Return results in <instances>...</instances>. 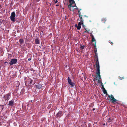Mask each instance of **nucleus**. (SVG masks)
I'll list each match as a JSON object with an SVG mask.
<instances>
[{
    "mask_svg": "<svg viewBox=\"0 0 127 127\" xmlns=\"http://www.w3.org/2000/svg\"><path fill=\"white\" fill-rule=\"evenodd\" d=\"M35 42L36 44H39V40L37 38H36L35 39Z\"/></svg>",
    "mask_w": 127,
    "mask_h": 127,
    "instance_id": "nucleus-17",
    "label": "nucleus"
},
{
    "mask_svg": "<svg viewBox=\"0 0 127 127\" xmlns=\"http://www.w3.org/2000/svg\"><path fill=\"white\" fill-rule=\"evenodd\" d=\"M119 79L120 80H122L124 78V77L122 76H119Z\"/></svg>",
    "mask_w": 127,
    "mask_h": 127,
    "instance_id": "nucleus-24",
    "label": "nucleus"
},
{
    "mask_svg": "<svg viewBox=\"0 0 127 127\" xmlns=\"http://www.w3.org/2000/svg\"><path fill=\"white\" fill-rule=\"evenodd\" d=\"M96 80H97V79H96Z\"/></svg>",
    "mask_w": 127,
    "mask_h": 127,
    "instance_id": "nucleus-52",
    "label": "nucleus"
},
{
    "mask_svg": "<svg viewBox=\"0 0 127 127\" xmlns=\"http://www.w3.org/2000/svg\"><path fill=\"white\" fill-rule=\"evenodd\" d=\"M33 69H31V71H32Z\"/></svg>",
    "mask_w": 127,
    "mask_h": 127,
    "instance_id": "nucleus-46",
    "label": "nucleus"
},
{
    "mask_svg": "<svg viewBox=\"0 0 127 127\" xmlns=\"http://www.w3.org/2000/svg\"><path fill=\"white\" fill-rule=\"evenodd\" d=\"M35 86L37 89H40L42 87V85L39 83L37 84Z\"/></svg>",
    "mask_w": 127,
    "mask_h": 127,
    "instance_id": "nucleus-13",
    "label": "nucleus"
},
{
    "mask_svg": "<svg viewBox=\"0 0 127 127\" xmlns=\"http://www.w3.org/2000/svg\"><path fill=\"white\" fill-rule=\"evenodd\" d=\"M101 85L102 86V89L103 90H105V89L104 88V86L103 85L102 83V84H101Z\"/></svg>",
    "mask_w": 127,
    "mask_h": 127,
    "instance_id": "nucleus-30",
    "label": "nucleus"
},
{
    "mask_svg": "<svg viewBox=\"0 0 127 127\" xmlns=\"http://www.w3.org/2000/svg\"><path fill=\"white\" fill-rule=\"evenodd\" d=\"M78 13H79V14H80V15H81V13L80 12V11L79 10H78Z\"/></svg>",
    "mask_w": 127,
    "mask_h": 127,
    "instance_id": "nucleus-37",
    "label": "nucleus"
},
{
    "mask_svg": "<svg viewBox=\"0 0 127 127\" xmlns=\"http://www.w3.org/2000/svg\"><path fill=\"white\" fill-rule=\"evenodd\" d=\"M95 49L94 50V52L96 53L97 52V48L96 47L95 48Z\"/></svg>",
    "mask_w": 127,
    "mask_h": 127,
    "instance_id": "nucleus-31",
    "label": "nucleus"
},
{
    "mask_svg": "<svg viewBox=\"0 0 127 127\" xmlns=\"http://www.w3.org/2000/svg\"><path fill=\"white\" fill-rule=\"evenodd\" d=\"M112 103H115V102L116 103H118L117 101H118V100H117L115 98H114L112 100Z\"/></svg>",
    "mask_w": 127,
    "mask_h": 127,
    "instance_id": "nucleus-18",
    "label": "nucleus"
},
{
    "mask_svg": "<svg viewBox=\"0 0 127 127\" xmlns=\"http://www.w3.org/2000/svg\"><path fill=\"white\" fill-rule=\"evenodd\" d=\"M110 27V26H108V27H107V28H109Z\"/></svg>",
    "mask_w": 127,
    "mask_h": 127,
    "instance_id": "nucleus-42",
    "label": "nucleus"
},
{
    "mask_svg": "<svg viewBox=\"0 0 127 127\" xmlns=\"http://www.w3.org/2000/svg\"><path fill=\"white\" fill-rule=\"evenodd\" d=\"M14 99H12L9 102L8 105H9L10 106L12 107L14 105Z\"/></svg>",
    "mask_w": 127,
    "mask_h": 127,
    "instance_id": "nucleus-8",
    "label": "nucleus"
},
{
    "mask_svg": "<svg viewBox=\"0 0 127 127\" xmlns=\"http://www.w3.org/2000/svg\"><path fill=\"white\" fill-rule=\"evenodd\" d=\"M56 6H59V4H56Z\"/></svg>",
    "mask_w": 127,
    "mask_h": 127,
    "instance_id": "nucleus-43",
    "label": "nucleus"
},
{
    "mask_svg": "<svg viewBox=\"0 0 127 127\" xmlns=\"http://www.w3.org/2000/svg\"><path fill=\"white\" fill-rule=\"evenodd\" d=\"M14 84L15 86L17 87H18L20 85L19 82L18 81H17L15 82Z\"/></svg>",
    "mask_w": 127,
    "mask_h": 127,
    "instance_id": "nucleus-12",
    "label": "nucleus"
},
{
    "mask_svg": "<svg viewBox=\"0 0 127 127\" xmlns=\"http://www.w3.org/2000/svg\"><path fill=\"white\" fill-rule=\"evenodd\" d=\"M94 105V104L93 103H92L90 104V106L91 107H93Z\"/></svg>",
    "mask_w": 127,
    "mask_h": 127,
    "instance_id": "nucleus-29",
    "label": "nucleus"
},
{
    "mask_svg": "<svg viewBox=\"0 0 127 127\" xmlns=\"http://www.w3.org/2000/svg\"><path fill=\"white\" fill-rule=\"evenodd\" d=\"M69 2L70 3V4H71V5H72V4L75 3V6L76 7V8L75 9H77L78 8H77V7L76 6V4L75 3V2L74 1V0H69Z\"/></svg>",
    "mask_w": 127,
    "mask_h": 127,
    "instance_id": "nucleus-10",
    "label": "nucleus"
},
{
    "mask_svg": "<svg viewBox=\"0 0 127 127\" xmlns=\"http://www.w3.org/2000/svg\"><path fill=\"white\" fill-rule=\"evenodd\" d=\"M55 3H56L58 2V1L57 0H56L55 1Z\"/></svg>",
    "mask_w": 127,
    "mask_h": 127,
    "instance_id": "nucleus-34",
    "label": "nucleus"
},
{
    "mask_svg": "<svg viewBox=\"0 0 127 127\" xmlns=\"http://www.w3.org/2000/svg\"><path fill=\"white\" fill-rule=\"evenodd\" d=\"M91 37L92 38V42H94L95 41V39L94 37V36L92 34V33H91Z\"/></svg>",
    "mask_w": 127,
    "mask_h": 127,
    "instance_id": "nucleus-15",
    "label": "nucleus"
},
{
    "mask_svg": "<svg viewBox=\"0 0 127 127\" xmlns=\"http://www.w3.org/2000/svg\"><path fill=\"white\" fill-rule=\"evenodd\" d=\"M75 27H76V28H77V26H77V24H75Z\"/></svg>",
    "mask_w": 127,
    "mask_h": 127,
    "instance_id": "nucleus-39",
    "label": "nucleus"
},
{
    "mask_svg": "<svg viewBox=\"0 0 127 127\" xmlns=\"http://www.w3.org/2000/svg\"><path fill=\"white\" fill-rule=\"evenodd\" d=\"M25 91V89H23L21 90V94H24Z\"/></svg>",
    "mask_w": 127,
    "mask_h": 127,
    "instance_id": "nucleus-20",
    "label": "nucleus"
},
{
    "mask_svg": "<svg viewBox=\"0 0 127 127\" xmlns=\"http://www.w3.org/2000/svg\"><path fill=\"white\" fill-rule=\"evenodd\" d=\"M111 43L112 45L113 44V43L112 42H111Z\"/></svg>",
    "mask_w": 127,
    "mask_h": 127,
    "instance_id": "nucleus-40",
    "label": "nucleus"
},
{
    "mask_svg": "<svg viewBox=\"0 0 127 127\" xmlns=\"http://www.w3.org/2000/svg\"><path fill=\"white\" fill-rule=\"evenodd\" d=\"M63 113L61 111H59L57 114H56V116L57 117L60 118L63 116Z\"/></svg>",
    "mask_w": 127,
    "mask_h": 127,
    "instance_id": "nucleus-6",
    "label": "nucleus"
},
{
    "mask_svg": "<svg viewBox=\"0 0 127 127\" xmlns=\"http://www.w3.org/2000/svg\"><path fill=\"white\" fill-rule=\"evenodd\" d=\"M94 61L95 62V66L96 69H99V66L98 58H95Z\"/></svg>",
    "mask_w": 127,
    "mask_h": 127,
    "instance_id": "nucleus-2",
    "label": "nucleus"
},
{
    "mask_svg": "<svg viewBox=\"0 0 127 127\" xmlns=\"http://www.w3.org/2000/svg\"><path fill=\"white\" fill-rule=\"evenodd\" d=\"M7 63V62H5V63Z\"/></svg>",
    "mask_w": 127,
    "mask_h": 127,
    "instance_id": "nucleus-49",
    "label": "nucleus"
},
{
    "mask_svg": "<svg viewBox=\"0 0 127 127\" xmlns=\"http://www.w3.org/2000/svg\"><path fill=\"white\" fill-rule=\"evenodd\" d=\"M108 96L109 98H110L111 100H112L114 98L113 95H111L110 96L109 95H108Z\"/></svg>",
    "mask_w": 127,
    "mask_h": 127,
    "instance_id": "nucleus-16",
    "label": "nucleus"
},
{
    "mask_svg": "<svg viewBox=\"0 0 127 127\" xmlns=\"http://www.w3.org/2000/svg\"><path fill=\"white\" fill-rule=\"evenodd\" d=\"M98 83H99L100 84L101 83V84L102 83V82H101V81H100V79H98Z\"/></svg>",
    "mask_w": 127,
    "mask_h": 127,
    "instance_id": "nucleus-28",
    "label": "nucleus"
},
{
    "mask_svg": "<svg viewBox=\"0 0 127 127\" xmlns=\"http://www.w3.org/2000/svg\"><path fill=\"white\" fill-rule=\"evenodd\" d=\"M16 15L15 12H13L11 13V15L10 16V19L11 21L14 22H15V18Z\"/></svg>",
    "mask_w": 127,
    "mask_h": 127,
    "instance_id": "nucleus-1",
    "label": "nucleus"
},
{
    "mask_svg": "<svg viewBox=\"0 0 127 127\" xmlns=\"http://www.w3.org/2000/svg\"><path fill=\"white\" fill-rule=\"evenodd\" d=\"M106 20V19L105 18H103L101 20V21L103 23H105Z\"/></svg>",
    "mask_w": 127,
    "mask_h": 127,
    "instance_id": "nucleus-19",
    "label": "nucleus"
},
{
    "mask_svg": "<svg viewBox=\"0 0 127 127\" xmlns=\"http://www.w3.org/2000/svg\"><path fill=\"white\" fill-rule=\"evenodd\" d=\"M18 88H17V90H18Z\"/></svg>",
    "mask_w": 127,
    "mask_h": 127,
    "instance_id": "nucleus-48",
    "label": "nucleus"
},
{
    "mask_svg": "<svg viewBox=\"0 0 127 127\" xmlns=\"http://www.w3.org/2000/svg\"><path fill=\"white\" fill-rule=\"evenodd\" d=\"M19 42L20 43V45H19V47H18L19 48H20L21 47V45H23L24 42V40L22 38L20 39L19 40Z\"/></svg>",
    "mask_w": 127,
    "mask_h": 127,
    "instance_id": "nucleus-7",
    "label": "nucleus"
},
{
    "mask_svg": "<svg viewBox=\"0 0 127 127\" xmlns=\"http://www.w3.org/2000/svg\"><path fill=\"white\" fill-rule=\"evenodd\" d=\"M33 81V80H31L30 81V83L31 84L32 83V82Z\"/></svg>",
    "mask_w": 127,
    "mask_h": 127,
    "instance_id": "nucleus-33",
    "label": "nucleus"
},
{
    "mask_svg": "<svg viewBox=\"0 0 127 127\" xmlns=\"http://www.w3.org/2000/svg\"><path fill=\"white\" fill-rule=\"evenodd\" d=\"M2 8L1 5H0V8Z\"/></svg>",
    "mask_w": 127,
    "mask_h": 127,
    "instance_id": "nucleus-44",
    "label": "nucleus"
},
{
    "mask_svg": "<svg viewBox=\"0 0 127 127\" xmlns=\"http://www.w3.org/2000/svg\"><path fill=\"white\" fill-rule=\"evenodd\" d=\"M81 26H78L77 27V29L78 30H79L81 28Z\"/></svg>",
    "mask_w": 127,
    "mask_h": 127,
    "instance_id": "nucleus-27",
    "label": "nucleus"
},
{
    "mask_svg": "<svg viewBox=\"0 0 127 127\" xmlns=\"http://www.w3.org/2000/svg\"><path fill=\"white\" fill-rule=\"evenodd\" d=\"M94 46V47L95 48L96 47V42H95V43H94V44H93V45Z\"/></svg>",
    "mask_w": 127,
    "mask_h": 127,
    "instance_id": "nucleus-32",
    "label": "nucleus"
},
{
    "mask_svg": "<svg viewBox=\"0 0 127 127\" xmlns=\"http://www.w3.org/2000/svg\"><path fill=\"white\" fill-rule=\"evenodd\" d=\"M98 77V79H101V76L99 77Z\"/></svg>",
    "mask_w": 127,
    "mask_h": 127,
    "instance_id": "nucleus-38",
    "label": "nucleus"
},
{
    "mask_svg": "<svg viewBox=\"0 0 127 127\" xmlns=\"http://www.w3.org/2000/svg\"><path fill=\"white\" fill-rule=\"evenodd\" d=\"M68 7L71 11H73L74 10L73 9V8L74 6H73L71 5V4H70L69 5H68Z\"/></svg>",
    "mask_w": 127,
    "mask_h": 127,
    "instance_id": "nucleus-11",
    "label": "nucleus"
},
{
    "mask_svg": "<svg viewBox=\"0 0 127 127\" xmlns=\"http://www.w3.org/2000/svg\"><path fill=\"white\" fill-rule=\"evenodd\" d=\"M0 106H2V110L3 109V108H4V105H0Z\"/></svg>",
    "mask_w": 127,
    "mask_h": 127,
    "instance_id": "nucleus-35",
    "label": "nucleus"
},
{
    "mask_svg": "<svg viewBox=\"0 0 127 127\" xmlns=\"http://www.w3.org/2000/svg\"><path fill=\"white\" fill-rule=\"evenodd\" d=\"M109 120H110V118L109 119Z\"/></svg>",
    "mask_w": 127,
    "mask_h": 127,
    "instance_id": "nucleus-51",
    "label": "nucleus"
},
{
    "mask_svg": "<svg viewBox=\"0 0 127 127\" xmlns=\"http://www.w3.org/2000/svg\"><path fill=\"white\" fill-rule=\"evenodd\" d=\"M95 58H98V56H97V52L95 53Z\"/></svg>",
    "mask_w": 127,
    "mask_h": 127,
    "instance_id": "nucleus-23",
    "label": "nucleus"
},
{
    "mask_svg": "<svg viewBox=\"0 0 127 127\" xmlns=\"http://www.w3.org/2000/svg\"><path fill=\"white\" fill-rule=\"evenodd\" d=\"M81 10V9H80V10Z\"/></svg>",
    "mask_w": 127,
    "mask_h": 127,
    "instance_id": "nucleus-50",
    "label": "nucleus"
},
{
    "mask_svg": "<svg viewBox=\"0 0 127 127\" xmlns=\"http://www.w3.org/2000/svg\"><path fill=\"white\" fill-rule=\"evenodd\" d=\"M95 110V108H93V111H94V110Z\"/></svg>",
    "mask_w": 127,
    "mask_h": 127,
    "instance_id": "nucleus-45",
    "label": "nucleus"
},
{
    "mask_svg": "<svg viewBox=\"0 0 127 127\" xmlns=\"http://www.w3.org/2000/svg\"><path fill=\"white\" fill-rule=\"evenodd\" d=\"M83 22H80L78 24V26H81V25H83Z\"/></svg>",
    "mask_w": 127,
    "mask_h": 127,
    "instance_id": "nucleus-22",
    "label": "nucleus"
},
{
    "mask_svg": "<svg viewBox=\"0 0 127 127\" xmlns=\"http://www.w3.org/2000/svg\"><path fill=\"white\" fill-rule=\"evenodd\" d=\"M17 60L16 59H12L11 61L9 62V64L10 65H12L16 64Z\"/></svg>",
    "mask_w": 127,
    "mask_h": 127,
    "instance_id": "nucleus-4",
    "label": "nucleus"
},
{
    "mask_svg": "<svg viewBox=\"0 0 127 127\" xmlns=\"http://www.w3.org/2000/svg\"><path fill=\"white\" fill-rule=\"evenodd\" d=\"M96 74L97 75V76L96 77V78H97V77H99L100 76V70L99 69H96Z\"/></svg>",
    "mask_w": 127,
    "mask_h": 127,
    "instance_id": "nucleus-9",
    "label": "nucleus"
},
{
    "mask_svg": "<svg viewBox=\"0 0 127 127\" xmlns=\"http://www.w3.org/2000/svg\"><path fill=\"white\" fill-rule=\"evenodd\" d=\"M83 26V27L85 29V26L83 24V25H82Z\"/></svg>",
    "mask_w": 127,
    "mask_h": 127,
    "instance_id": "nucleus-41",
    "label": "nucleus"
},
{
    "mask_svg": "<svg viewBox=\"0 0 127 127\" xmlns=\"http://www.w3.org/2000/svg\"><path fill=\"white\" fill-rule=\"evenodd\" d=\"M68 82L69 84L71 85V87H74L75 85L71 81V80L69 77L67 78Z\"/></svg>",
    "mask_w": 127,
    "mask_h": 127,
    "instance_id": "nucleus-5",
    "label": "nucleus"
},
{
    "mask_svg": "<svg viewBox=\"0 0 127 127\" xmlns=\"http://www.w3.org/2000/svg\"><path fill=\"white\" fill-rule=\"evenodd\" d=\"M103 92L104 94H107V92L105 89L103 91Z\"/></svg>",
    "mask_w": 127,
    "mask_h": 127,
    "instance_id": "nucleus-26",
    "label": "nucleus"
},
{
    "mask_svg": "<svg viewBox=\"0 0 127 127\" xmlns=\"http://www.w3.org/2000/svg\"><path fill=\"white\" fill-rule=\"evenodd\" d=\"M78 15L79 16V17L80 19V22H83V20L82 18V17L83 16V15H80V13Z\"/></svg>",
    "mask_w": 127,
    "mask_h": 127,
    "instance_id": "nucleus-14",
    "label": "nucleus"
},
{
    "mask_svg": "<svg viewBox=\"0 0 127 127\" xmlns=\"http://www.w3.org/2000/svg\"><path fill=\"white\" fill-rule=\"evenodd\" d=\"M11 94L10 93L4 95V97L5 100L8 101L9 99L10 98Z\"/></svg>",
    "mask_w": 127,
    "mask_h": 127,
    "instance_id": "nucleus-3",
    "label": "nucleus"
},
{
    "mask_svg": "<svg viewBox=\"0 0 127 127\" xmlns=\"http://www.w3.org/2000/svg\"><path fill=\"white\" fill-rule=\"evenodd\" d=\"M85 16V17H88V16H86V15H85V16Z\"/></svg>",
    "mask_w": 127,
    "mask_h": 127,
    "instance_id": "nucleus-47",
    "label": "nucleus"
},
{
    "mask_svg": "<svg viewBox=\"0 0 127 127\" xmlns=\"http://www.w3.org/2000/svg\"><path fill=\"white\" fill-rule=\"evenodd\" d=\"M85 30V31L84 32H86L87 33H89V31H90V30L89 29L88 30H87V29L86 28H85L84 29Z\"/></svg>",
    "mask_w": 127,
    "mask_h": 127,
    "instance_id": "nucleus-21",
    "label": "nucleus"
},
{
    "mask_svg": "<svg viewBox=\"0 0 127 127\" xmlns=\"http://www.w3.org/2000/svg\"><path fill=\"white\" fill-rule=\"evenodd\" d=\"M85 47V46H82L81 45V46L80 47V49H81V50H83L84 49Z\"/></svg>",
    "mask_w": 127,
    "mask_h": 127,
    "instance_id": "nucleus-25",
    "label": "nucleus"
},
{
    "mask_svg": "<svg viewBox=\"0 0 127 127\" xmlns=\"http://www.w3.org/2000/svg\"><path fill=\"white\" fill-rule=\"evenodd\" d=\"M16 44H17V45H18V46H19V43L18 42H17L16 43Z\"/></svg>",
    "mask_w": 127,
    "mask_h": 127,
    "instance_id": "nucleus-36",
    "label": "nucleus"
}]
</instances>
